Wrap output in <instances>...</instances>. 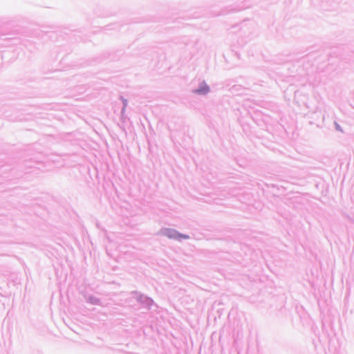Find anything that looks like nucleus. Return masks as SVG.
Wrapping results in <instances>:
<instances>
[{"mask_svg": "<svg viewBox=\"0 0 354 354\" xmlns=\"http://www.w3.org/2000/svg\"><path fill=\"white\" fill-rule=\"evenodd\" d=\"M209 91V88L207 86H204L201 89L196 90L195 92L199 94H205Z\"/></svg>", "mask_w": 354, "mask_h": 354, "instance_id": "nucleus-1", "label": "nucleus"}, {"mask_svg": "<svg viewBox=\"0 0 354 354\" xmlns=\"http://www.w3.org/2000/svg\"><path fill=\"white\" fill-rule=\"evenodd\" d=\"M178 237L183 238V239H188L189 238L188 236H187V235H181V234H179Z\"/></svg>", "mask_w": 354, "mask_h": 354, "instance_id": "nucleus-2", "label": "nucleus"}]
</instances>
